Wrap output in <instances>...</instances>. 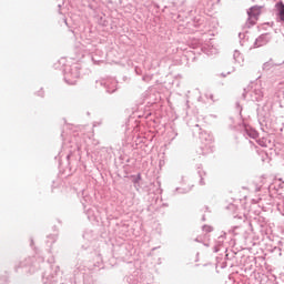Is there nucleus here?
I'll use <instances>...</instances> for the list:
<instances>
[{"mask_svg": "<svg viewBox=\"0 0 284 284\" xmlns=\"http://www.w3.org/2000/svg\"><path fill=\"white\" fill-rule=\"evenodd\" d=\"M262 14V7L254 6L247 11V28L254 27L256 24V21L258 20V16Z\"/></svg>", "mask_w": 284, "mask_h": 284, "instance_id": "1", "label": "nucleus"}, {"mask_svg": "<svg viewBox=\"0 0 284 284\" xmlns=\"http://www.w3.org/2000/svg\"><path fill=\"white\" fill-rule=\"evenodd\" d=\"M276 8H277L280 20L284 22V3L283 2L277 3Z\"/></svg>", "mask_w": 284, "mask_h": 284, "instance_id": "2", "label": "nucleus"}]
</instances>
